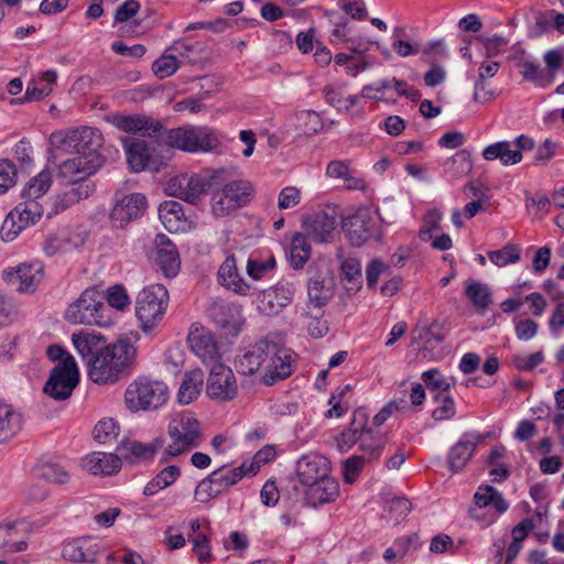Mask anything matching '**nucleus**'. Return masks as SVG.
Returning a JSON list of instances; mask_svg holds the SVG:
<instances>
[{
  "label": "nucleus",
  "instance_id": "obj_1",
  "mask_svg": "<svg viewBox=\"0 0 564 564\" xmlns=\"http://www.w3.org/2000/svg\"><path fill=\"white\" fill-rule=\"evenodd\" d=\"M102 164L85 156H74L63 161L58 165L57 181L64 186L58 195L56 204L67 208L82 199L89 197L95 185L89 180Z\"/></svg>",
  "mask_w": 564,
  "mask_h": 564
},
{
  "label": "nucleus",
  "instance_id": "obj_2",
  "mask_svg": "<svg viewBox=\"0 0 564 564\" xmlns=\"http://www.w3.org/2000/svg\"><path fill=\"white\" fill-rule=\"evenodd\" d=\"M137 349L128 339L106 345L96 356L88 359L87 375L98 384L115 383L127 371Z\"/></svg>",
  "mask_w": 564,
  "mask_h": 564
},
{
  "label": "nucleus",
  "instance_id": "obj_3",
  "mask_svg": "<svg viewBox=\"0 0 564 564\" xmlns=\"http://www.w3.org/2000/svg\"><path fill=\"white\" fill-rule=\"evenodd\" d=\"M169 444L163 448L161 460L166 463L198 447L203 442V427L194 413L176 412L167 424Z\"/></svg>",
  "mask_w": 564,
  "mask_h": 564
},
{
  "label": "nucleus",
  "instance_id": "obj_4",
  "mask_svg": "<svg viewBox=\"0 0 564 564\" xmlns=\"http://www.w3.org/2000/svg\"><path fill=\"white\" fill-rule=\"evenodd\" d=\"M105 301L106 296L96 286L87 288L68 305L65 318L72 324L107 327L113 318Z\"/></svg>",
  "mask_w": 564,
  "mask_h": 564
},
{
  "label": "nucleus",
  "instance_id": "obj_5",
  "mask_svg": "<svg viewBox=\"0 0 564 564\" xmlns=\"http://www.w3.org/2000/svg\"><path fill=\"white\" fill-rule=\"evenodd\" d=\"M50 141L56 151L75 153L76 156L93 159L102 164V158L98 153V149L102 144V135L97 129L83 127L57 131L51 134Z\"/></svg>",
  "mask_w": 564,
  "mask_h": 564
},
{
  "label": "nucleus",
  "instance_id": "obj_6",
  "mask_svg": "<svg viewBox=\"0 0 564 564\" xmlns=\"http://www.w3.org/2000/svg\"><path fill=\"white\" fill-rule=\"evenodd\" d=\"M164 143L188 153L210 152L220 144L218 133L206 126H185L165 132Z\"/></svg>",
  "mask_w": 564,
  "mask_h": 564
},
{
  "label": "nucleus",
  "instance_id": "obj_7",
  "mask_svg": "<svg viewBox=\"0 0 564 564\" xmlns=\"http://www.w3.org/2000/svg\"><path fill=\"white\" fill-rule=\"evenodd\" d=\"M169 400V388L160 380L147 377L134 379L126 389L124 403L132 412L154 411Z\"/></svg>",
  "mask_w": 564,
  "mask_h": 564
},
{
  "label": "nucleus",
  "instance_id": "obj_8",
  "mask_svg": "<svg viewBox=\"0 0 564 564\" xmlns=\"http://www.w3.org/2000/svg\"><path fill=\"white\" fill-rule=\"evenodd\" d=\"M169 300V292L162 284H151L138 294L135 316L143 332H150L161 323L166 313Z\"/></svg>",
  "mask_w": 564,
  "mask_h": 564
},
{
  "label": "nucleus",
  "instance_id": "obj_9",
  "mask_svg": "<svg viewBox=\"0 0 564 564\" xmlns=\"http://www.w3.org/2000/svg\"><path fill=\"white\" fill-rule=\"evenodd\" d=\"M252 186L247 181H232L215 189L210 196V209L214 216L223 218L235 213L251 200Z\"/></svg>",
  "mask_w": 564,
  "mask_h": 564
},
{
  "label": "nucleus",
  "instance_id": "obj_10",
  "mask_svg": "<svg viewBox=\"0 0 564 564\" xmlns=\"http://www.w3.org/2000/svg\"><path fill=\"white\" fill-rule=\"evenodd\" d=\"M79 382V370L75 358L66 355L65 359L57 362L52 369L43 391L54 400L68 399Z\"/></svg>",
  "mask_w": 564,
  "mask_h": 564
},
{
  "label": "nucleus",
  "instance_id": "obj_11",
  "mask_svg": "<svg viewBox=\"0 0 564 564\" xmlns=\"http://www.w3.org/2000/svg\"><path fill=\"white\" fill-rule=\"evenodd\" d=\"M206 393L217 402L234 400L238 394V384L231 368L223 362L213 364L206 381Z\"/></svg>",
  "mask_w": 564,
  "mask_h": 564
},
{
  "label": "nucleus",
  "instance_id": "obj_12",
  "mask_svg": "<svg viewBox=\"0 0 564 564\" xmlns=\"http://www.w3.org/2000/svg\"><path fill=\"white\" fill-rule=\"evenodd\" d=\"M147 207V198L141 193L117 192L110 220L113 227L124 228L130 221L142 216Z\"/></svg>",
  "mask_w": 564,
  "mask_h": 564
},
{
  "label": "nucleus",
  "instance_id": "obj_13",
  "mask_svg": "<svg viewBox=\"0 0 564 564\" xmlns=\"http://www.w3.org/2000/svg\"><path fill=\"white\" fill-rule=\"evenodd\" d=\"M377 223L367 207L358 208L352 215L343 218L341 228L349 243L360 247L376 235Z\"/></svg>",
  "mask_w": 564,
  "mask_h": 564
},
{
  "label": "nucleus",
  "instance_id": "obj_14",
  "mask_svg": "<svg viewBox=\"0 0 564 564\" xmlns=\"http://www.w3.org/2000/svg\"><path fill=\"white\" fill-rule=\"evenodd\" d=\"M295 292L293 283L280 281L258 294V310L265 316H276L292 303Z\"/></svg>",
  "mask_w": 564,
  "mask_h": 564
},
{
  "label": "nucleus",
  "instance_id": "obj_15",
  "mask_svg": "<svg viewBox=\"0 0 564 564\" xmlns=\"http://www.w3.org/2000/svg\"><path fill=\"white\" fill-rule=\"evenodd\" d=\"M209 187L206 177L195 173H184L169 180L165 192L191 204H196Z\"/></svg>",
  "mask_w": 564,
  "mask_h": 564
},
{
  "label": "nucleus",
  "instance_id": "obj_16",
  "mask_svg": "<svg viewBox=\"0 0 564 564\" xmlns=\"http://www.w3.org/2000/svg\"><path fill=\"white\" fill-rule=\"evenodd\" d=\"M273 352L269 354L262 373V382L272 386L280 380L289 378L294 371V356L291 349L272 343Z\"/></svg>",
  "mask_w": 564,
  "mask_h": 564
},
{
  "label": "nucleus",
  "instance_id": "obj_17",
  "mask_svg": "<svg viewBox=\"0 0 564 564\" xmlns=\"http://www.w3.org/2000/svg\"><path fill=\"white\" fill-rule=\"evenodd\" d=\"M475 506L469 509V516L477 520L482 521L484 516L480 513L481 509L492 507L495 512L489 516V519L485 522L489 525L497 521L500 514L505 513L509 509V503L502 497V495L492 486L486 485L478 488L474 496Z\"/></svg>",
  "mask_w": 564,
  "mask_h": 564
},
{
  "label": "nucleus",
  "instance_id": "obj_18",
  "mask_svg": "<svg viewBox=\"0 0 564 564\" xmlns=\"http://www.w3.org/2000/svg\"><path fill=\"white\" fill-rule=\"evenodd\" d=\"M85 240V234L77 228H59L47 234L43 241V251L50 257L70 252L80 248Z\"/></svg>",
  "mask_w": 564,
  "mask_h": 564
},
{
  "label": "nucleus",
  "instance_id": "obj_19",
  "mask_svg": "<svg viewBox=\"0 0 564 564\" xmlns=\"http://www.w3.org/2000/svg\"><path fill=\"white\" fill-rule=\"evenodd\" d=\"M44 276V267L41 262L21 263L17 268L3 271V279L19 292H33Z\"/></svg>",
  "mask_w": 564,
  "mask_h": 564
},
{
  "label": "nucleus",
  "instance_id": "obj_20",
  "mask_svg": "<svg viewBox=\"0 0 564 564\" xmlns=\"http://www.w3.org/2000/svg\"><path fill=\"white\" fill-rule=\"evenodd\" d=\"M151 259L166 278H174L181 268L178 251L170 238L156 235Z\"/></svg>",
  "mask_w": 564,
  "mask_h": 564
},
{
  "label": "nucleus",
  "instance_id": "obj_21",
  "mask_svg": "<svg viewBox=\"0 0 564 564\" xmlns=\"http://www.w3.org/2000/svg\"><path fill=\"white\" fill-rule=\"evenodd\" d=\"M329 470L328 459L315 453L303 455L296 464L297 477L306 487L327 477Z\"/></svg>",
  "mask_w": 564,
  "mask_h": 564
},
{
  "label": "nucleus",
  "instance_id": "obj_22",
  "mask_svg": "<svg viewBox=\"0 0 564 564\" xmlns=\"http://www.w3.org/2000/svg\"><path fill=\"white\" fill-rule=\"evenodd\" d=\"M272 341L259 340L249 346L237 360L238 372L243 376H252L264 366L269 354L273 352Z\"/></svg>",
  "mask_w": 564,
  "mask_h": 564
},
{
  "label": "nucleus",
  "instance_id": "obj_23",
  "mask_svg": "<svg viewBox=\"0 0 564 564\" xmlns=\"http://www.w3.org/2000/svg\"><path fill=\"white\" fill-rule=\"evenodd\" d=\"M307 236L319 243L332 242L337 226L335 212H318L303 221Z\"/></svg>",
  "mask_w": 564,
  "mask_h": 564
},
{
  "label": "nucleus",
  "instance_id": "obj_24",
  "mask_svg": "<svg viewBox=\"0 0 564 564\" xmlns=\"http://www.w3.org/2000/svg\"><path fill=\"white\" fill-rule=\"evenodd\" d=\"M100 550V541L96 538L84 536L66 542L62 555L70 562H95Z\"/></svg>",
  "mask_w": 564,
  "mask_h": 564
},
{
  "label": "nucleus",
  "instance_id": "obj_25",
  "mask_svg": "<svg viewBox=\"0 0 564 564\" xmlns=\"http://www.w3.org/2000/svg\"><path fill=\"white\" fill-rule=\"evenodd\" d=\"M164 448V440L155 437L149 443L138 441H124L119 446L120 458L126 459L130 464L152 460L160 449Z\"/></svg>",
  "mask_w": 564,
  "mask_h": 564
},
{
  "label": "nucleus",
  "instance_id": "obj_26",
  "mask_svg": "<svg viewBox=\"0 0 564 564\" xmlns=\"http://www.w3.org/2000/svg\"><path fill=\"white\" fill-rule=\"evenodd\" d=\"M112 123L121 131L142 132L143 135L151 138L161 134L164 129L159 120L144 115H118L113 117Z\"/></svg>",
  "mask_w": 564,
  "mask_h": 564
},
{
  "label": "nucleus",
  "instance_id": "obj_27",
  "mask_svg": "<svg viewBox=\"0 0 564 564\" xmlns=\"http://www.w3.org/2000/svg\"><path fill=\"white\" fill-rule=\"evenodd\" d=\"M188 341L193 352L204 364L219 362V351L213 334L206 329H193L188 335Z\"/></svg>",
  "mask_w": 564,
  "mask_h": 564
},
{
  "label": "nucleus",
  "instance_id": "obj_28",
  "mask_svg": "<svg viewBox=\"0 0 564 564\" xmlns=\"http://www.w3.org/2000/svg\"><path fill=\"white\" fill-rule=\"evenodd\" d=\"M121 143L132 171L141 172L149 166L152 153L147 141L135 137H123Z\"/></svg>",
  "mask_w": 564,
  "mask_h": 564
},
{
  "label": "nucleus",
  "instance_id": "obj_29",
  "mask_svg": "<svg viewBox=\"0 0 564 564\" xmlns=\"http://www.w3.org/2000/svg\"><path fill=\"white\" fill-rule=\"evenodd\" d=\"M159 218L170 232L185 231L192 221L185 216L183 206L175 200H165L159 206Z\"/></svg>",
  "mask_w": 564,
  "mask_h": 564
},
{
  "label": "nucleus",
  "instance_id": "obj_30",
  "mask_svg": "<svg viewBox=\"0 0 564 564\" xmlns=\"http://www.w3.org/2000/svg\"><path fill=\"white\" fill-rule=\"evenodd\" d=\"M217 276L218 282L227 290L239 295L249 294L250 286L240 275L236 258L232 253L228 254L226 260L219 267Z\"/></svg>",
  "mask_w": 564,
  "mask_h": 564
},
{
  "label": "nucleus",
  "instance_id": "obj_31",
  "mask_svg": "<svg viewBox=\"0 0 564 564\" xmlns=\"http://www.w3.org/2000/svg\"><path fill=\"white\" fill-rule=\"evenodd\" d=\"M480 441L481 437L476 433L463 434L448 454L449 468L455 473L462 470L473 456Z\"/></svg>",
  "mask_w": 564,
  "mask_h": 564
},
{
  "label": "nucleus",
  "instance_id": "obj_32",
  "mask_svg": "<svg viewBox=\"0 0 564 564\" xmlns=\"http://www.w3.org/2000/svg\"><path fill=\"white\" fill-rule=\"evenodd\" d=\"M82 467L93 475L110 476L121 469V458L110 453L94 452L82 459Z\"/></svg>",
  "mask_w": 564,
  "mask_h": 564
},
{
  "label": "nucleus",
  "instance_id": "obj_33",
  "mask_svg": "<svg viewBox=\"0 0 564 564\" xmlns=\"http://www.w3.org/2000/svg\"><path fill=\"white\" fill-rule=\"evenodd\" d=\"M209 318L217 324L219 327L225 329H237L240 321L241 313L240 308L224 300L214 301L208 307Z\"/></svg>",
  "mask_w": 564,
  "mask_h": 564
},
{
  "label": "nucleus",
  "instance_id": "obj_34",
  "mask_svg": "<svg viewBox=\"0 0 564 564\" xmlns=\"http://www.w3.org/2000/svg\"><path fill=\"white\" fill-rule=\"evenodd\" d=\"M23 427V415L12 404L0 401V443L17 436Z\"/></svg>",
  "mask_w": 564,
  "mask_h": 564
},
{
  "label": "nucleus",
  "instance_id": "obj_35",
  "mask_svg": "<svg viewBox=\"0 0 564 564\" xmlns=\"http://www.w3.org/2000/svg\"><path fill=\"white\" fill-rule=\"evenodd\" d=\"M72 343L78 355L88 362L89 358L96 356L106 345V337L88 330L73 333Z\"/></svg>",
  "mask_w": 564,
  "mask_h": 564
},
{
  "label": "nucleus",
  "instance_id": "obj_36",
  "mask_svg": "<svg viewBox=\"0 0 564 564\" xmlns=\"http://www.w3.org/2000/svg\"><path fill=\"white\" fill-rule=\"evenodd\" d=\"M384 436L379 430L367 427L361 423V430L358 435V448L364 453L368 462L378 459L384 445Z\"/></svg>",
  "mask_w": 564,
  "mask_h": 564
},
{
  "label": "nucleus",
  "instance_id": "obj_37",
  "mask_svg": "<svg viewBox=\"0 0 564 564\" xmlns=\"http://www.w3.org/2000/svg\"><path fill=\"white\" fill-rule=\"evenodd\" d=\"M338 495V482L329 476L308 486L306 490V497L314 507L332 502Z\"/></svg>",
  "mask_w": 564,
  "mask_h": 564
},
{
  "label": "nucleus",
  "instance_id": "obj_38",
  "mask_svg": "<svg viewBox=\"0 0 564 564\" xmlns=\"http://www.w3.org/2000/svg\"><path fill=\"white\" fill-rule=\"evenodd\" d=\"M204 384V373L199 369H194L185 373L178 389L177 399L182 404L192 403L202 391Z\"/></svg>",
  "mask_w": 564,
  "mask_h": 564
},
{
  "label": "nucleus",
  "instance_id": "obj_39",
  "mask_svg": "<svg viewBox=\"0 0 564 564\" xmlns=\"http://www.w3.org/2000/svg\"><path fill=\"white\" fill-rule=\"evenodd\" d=\"M327 176L343 181L344 185L349 189H360L365 187V181L356 176L355 171L350 170L346 161H332L326 167Z\"/></svg>",
  "mask_w": 564,
  "mask_h": 564
},
{
  "label": "nucleus",
  "instance_id": "obj_40",
  "mask_svg": "<svg viewBox=\"0 0 564 564\" xmlns=\"http://www.w3.org/2000/svg\"><path fill=\"white\" fill-rule=\"evenodd\" d=\"M482 156L487 161L499 159L503 165H513L522 160L521 152L513 150L508 141H500L486 147Z\"/></svg>",
  "mask_w": 564,
  "mask_h": 564
},
{
  "label": "nucleus",
  "instance_id": "obj_41",
  "mask_svg": "<svg viewBox=\"0 0 564 564\" xmlns=\"http://www.w3.org/2000/svg\"><path fill=\"white\" fill-rule=\"evenodd\" d=\"M57 74L55 70H46L42 75L32 80L25 90L24 99L28 101L41 100L48 96L53 90V85L56 83Z\"/></svg>",
  "mask_w": 564,
  "mask_h": 564
},
{
  "label": "nucleus",
  "instance_id": "obj_42",
  "mask_svg": "<svg viewBox=\"0 0 564 564\" xmlns=\"http://www.w3.org/2000/svg\"><path fill=\"white\" fill-rule=\"evenodd\" d=\"M213 484L219 495L225 492L228 488L239 482L246 475V463L231 469L220 467L209 474Z\"/></svg>",
  "mask_w": 564,
  "mask_h": 564
},
{
  "label": "nucleus",
  "instance_id": "obj_43",
  "mask_svg": "<svg viewBox=\"0 0 564 564\" xmlns=\"http://www.w3.org/2000/svg\"><path fill=\"white\" fill-rule=\"evenodd\" d=\"M181 476V469L176 465H169L160 470L152 480H150L143 490L145 496H154L160 490L173 485Z\"/></svg>",
  "mask_w": 564,
  "mask_h": 564
},
{
  "label": "nucleus",
  "instance_id": "obj_44",
  "mask_svg": "<svg viewBox=\"0 0 564 564\" xmlns=\"http://www.w3.org/2000/svg\"><path fill=\"white\" fill-rule=\"evenodd\" d=\"M473 162L470 153L467 150L456 152L452 158L444 162V172L453 178H462L470 173Z\"/></svg>",
  "mask_w": 564,
  "mask_h": 564
},
{
  "label": "nucleus",
  "instance_id": "obj_45",
  "mask_svg": "<svg viewBox=\"0 0 564 564\" xmlns=\"http://www.w3.org/2000/svg\"><path fill=\"white\" fill-rule=\"evenodd\" d=\"M52 186V173L44 169L31 178L22 191V198L40 200Z\"/></svg>",
  "mask_w": 564,
  "mask_h": 564
},
{
  "label": "nucleus",
  "instance_id": "obj_46",
  "mask_svg": "<svg viewBox=\"0 0 564 564\" xmlns=\"http://www.w3.org/2000/svg\"><path fill=\"white\" fill-rule=\"evenodd\" d=\"M465 295L476 308L481 311L487 310L492 302L489 286L476 280L466 281Z\"/></svg>",
  "mask_w": 564,
  "mask_h": 564
},
{
  "label": "nucleus",
  "instance_id": "obj_47",
  "mask_svg": "<svg viewBox=\"0 0 564 564\" xmlns=\"http://www.w3.org/2000/svg\"><path fill=\"white\" fill-rule=\"evenodd\" d=\"M307 294L310 302L316 307H322L333 297L330 282H326L321 276H314L308 280Z\"/></svg>",
  "mask_w": 564,
  "mask_h": 564
},
{
  "label": "nucleus",
  "instance_id": "obj_48",
  "mask_svg": "<svg viewBox=\"0 0 564 564\" xmlns=\"http://www.w3.org/2000/svg\"><path fill=\"white\" fill-rule=\"evenodd\" d=\"M311 257V245L302 234H295L290 247V261L293 268L301 269Z\"/></svg>",
  "mask_w": 564,
  "mask_h": 564
},
{
  "label": "nucleus",
  "instance_id": "obj_49",
  "mask_svg": "<svg viewBox=\"0 0 564 564\" xmlns=\"http://www.w3.org/2000/svg\"><path fill=\"white\" fill-rule=\"evenodd\" d=\"M12 212L20 216L28 226H33L41 219L44 210L40 200L22 198V202Z\"/></svg>",
  "mask_w": 564,
  "mask_h": 564
},
{
  "label": "nucleus",
  "instance_id": "obj_50",
  "mask_svg": "<svg viewBox=\"0 0 564 564\" xmlns=\"http://www.w3.org/2000/svg\"><path fill=\"white\" fill-rule=\"evenodd\" d=\"M15 534L17 523L0 525V550L11 553L24 551L28 547V543L25 541H18Z\"/></svg>",
  "mask_w": 564,
  "mask_h": 564
},
{
  "label": "nucleus",
  "instance_id": "obj_51",
  "mask_svg": "<svg viewBox=\"0 0 564 564\" xmlns=\"http://www.w3.org/2000/svg\"><path fill=\"white\" fill-rule=\"evenodd\" d=\"M487 256L497 267H506L520 261L521 248L517 245L508 243L500 250L488 251Z\"/></svg>",
  "mask_w": 564,
  "mask_h": 564
},
{
  "label": "nucleus",
  "instance_id": "obj_52",
  "mask_svg": "<svg viewBox=\"0 0 564 564\" xmlns=\"http://www.w3.org/2000/svg\"><path fill=\"white\" fill-rule=\"evenodd\" d=\"M119 425L118 423L110 417L100 420L94 427L93 434L94 438L100 443L106 444L110 443L117 438L119 435Z\"/></svg>",
  "mask_w": 564,
  "mask_h": 564
},
{
  "label": "nucleus",
  "instance_id": "obj_53",
  "mask_svg": "<svg viewBox=\"0 0 564 564\" xmlns=\"http://www.w3.org/2000/svg\"><path fill=\"white\" fill-rule=\"evenodd\" d=\"M29 226L12 210L2 223L0 235L3 241H13Z\"/></svg>",
  "mask_w": 564,
  "mask_h": 564
},
{
  "label": "nucleus",
  "instance_id": "obj_54",
  "mask_svg": "<svg viewBox=\"0 0 564 564\" xmlns=\"http://www.w3.org/2000/svg\"><path fill=\"white\" fill-rule=\"evenodd\" d=\"M438 405L433 410L432 417L436 421L449 420L456 413V406L453 398L447 392H437L434 395Z\"/></svg>",
  "mask_w": 564,
  "mask_h": 564
},
{
  "label": "nucleus",
  "instance_id": "obj_55",
  "mask_svg": "<svg viewBox=\"0 0 564 564\" xmlns=\"http://www.w3.org/2000/svg\"><path fill=\"white\" fill-rule=\"evenodd\" d=\"M299 129L304 134H315L323 129L321 116L313 110H302L296 115Z\"/></svg>",
  "mask_w": 564,
  "mask_h": 564
},
{
  "label": "nucleus",
  "instance_id": "obj_56",
  "mask_svg": "<svg viewBox=\"0 0 564 564\" xmlns=\"http://www.w3.org/2000/svg\"><path fill=\"white\" fill-rule=\"evenodd\" d=\"M37 476L55 484H66L69 480V473L61 465L45 463L39 466Z\"/></svg>",
  "mask_w": 564,
  "mask_h": 564
},
{
  "label": "nucleus",
  "instance_id": "obj_57",
  "mask_svg": "<svg viewBox=\"0 0 564 564\" xmlns=\"http://www.w3.org/2000/svg\"><path fill=\"white\" fill-rule=\"evenodd\" d=\"M361 423L358 424L357 417L350 425L336 437V447L340 453L348 452L355 444H358V435L361 430Z\"/></svg>",
  "mask_w": 564,
  "mask_h": 564
},
{
  "label": "nucleus",
  "instance_id": "obj_58",
  "mask_svg": "<svg viewBox=\"0 0 564 564\" xmlns=\"http://www.w3.org/2000/svg\"><path fill=\"white\" fill-rule=\"evenodd\" d=\"M368 460L365 456L352 455L343 463V479L346 484H354L365 468Z\"/></svg>",
  "mask_w": 564,
  "mask_h": 564
},
{
  "label": "nucleus",
  "instance_id": "obj_59",
  "mask_svg": "<svg viewBox=\"0 0 564 564\" xmlns=\"http://www.w3.org/2000/svg\"><path fill=\"white\" fill-rule=\"evenodd\" d=\"M276 451L272 445H265L259 449L250 464L246 463V475H254L264 464L272 462L275 458Z\"/></svg>",
  "mask_w": 564,
  "mask_h": 564
},
{
  "label": "nucleus",
  "instance_id": "obj_60",
  "mask_svg": "<svg viewBox=\"0 0 564 564\" xmlns=\"http://www.w3.org/2000/svg\"><path fill=\"white\" fill-rule=\"evenodd\" d=\"M178 67V61L173 55H162L152 65L154 74L161 79L172 76Z\"/></svg>",
  "mask_w": 564,
  "mask_h": 564
},
{
  "label": "nucleus",
  "instance_id": "obj_61",
  "mask_svg": "<svg viewBox=\"0 0 564 564\" xmlns=\"http://www.w3.org/2000/svg\"><path fill=\"white\" fill-rule=\"evenodd\" d=\"M189 541L193 543V551L200 563H208L212 561L209 538L206 533L191 535Z\"/></svg>",
  "mask_w": 564,
  "mask_h": 564
},
{
  "label": "nucleus",
  "instance_id": "obj_62",
  "mask_svg": "<svg viewBox=\"0 0 564 564\" xmlns=\"http://www.w3.org/2000/svg\"><path fill=\"white\" fill-rule=\"evenodd\" d=\"M106 299V304L110 310L113 307L119 311H124L130 304V299L126 290L120 285L109 288Z\"/></svg>",
  "mask_w": 564,
  "mask_h": 564
},
{
  "label": "nucleus",
  "instance_id": "obj_63",
  "mask_svg": "<svg viewBox=\"0 0 564 564\" xmlns=\"http://www.w3.org/2000/svg\"><path fill=\"white\" fill-rule=\"evenodd\" d=\"M424 383L433 391L447 392L451 383L443 377L437 369H430L422 375Z\"/></svg>",
  "mask_w": 564,
  "mask_h": 564
},
{
  "label": "nucleus",
  "instance_id": "obj_64",
  "mask_svg": "<svg viewBox=\"0 0 564 564\" xmlns=\"http://www.w3.org/2000/svg\"><path fill=\"white\" fill-rule=\"evenodd\" d=\"M213 482L209 475L202 479L194 490V499L198 502L206 503L219 496Z\"/></svg>",
  "mask_w": 564,
  "mask_h": 564
}]
</instances>
